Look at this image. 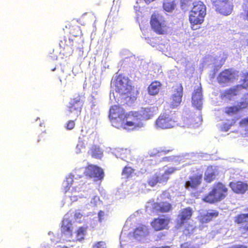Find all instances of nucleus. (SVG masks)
Here are the masks:
<instances>
[{
	"instance_id": "f257e3e1",
	"label": "nucleus",
	"mask_w": 248,
	"mask_h": 248,
	"mask_svg": "<svg viewBox=\"0 0 248 248\" xmlns=\"http://www.w3.org/2000/svg\"><path fill=\"white\" fill-rule=\"evenodd\" d=\"M114 90L123 96L127 102L135 101L139 94V91L134 86L128 77L118 75L114 82Z\"/></svg>"
},
{
	"instance_id": "f03ea898",
	"label": "nucleus",
	"mask_w": 248,
	"mask_h": 248,
	"mask_svg": "<svg viewBox=\"0 0 248 248\" xmlns=\"http://www.w3.org/2000/svg\"><path fill=\"white\" fill-rule=\"evenodd\" d=\"M228 188L221 182L214 184L211 190L202 198L203 201L210 204H214L223 200L228 195Z\"/></svg>"
},
{
	"instance_id": "7ed1b4c3",
	"label": "nucleus",
	"mask_w": 248,
	"mask_h": 248,
	"mask_svg": "<svg viewBox=\"0 0 248 248\" xmlns=\"http://www.w3.org/2000/svg\"><path fill=\"white\" fill-rule=\"evenodd\" d=\"M206 15V7L202 2L199 1L193 3V7L188 15V20L193 30L197 29L196 26L203 23Z\"/></svg>"
},
{
	"instance_id": "20e7f679",
	"label": "nucleus",
	"mask_w": 248,
	"mask_h": 248,
	"mask_svg": "<svg viewBox=\"0 0 248 248\" xmlns=\"http://www.w3.org/2000/svg\"><path fill=\"white\" fill-rule=\"evenodd\" d=\"M126 112L119 105H113L109 110V118L112 125L117 128L121 129L123 126Z\"/></svg>"
},
{
	"instance_id": "39448f33",
	"label": "nucleus",
	"mask_w": 248,
	"mask_h": 248,
	"mask_svg": "<svg viewBox=\"0 0 248 248\" xmlns=\"http://www.w3.org/2000/svg\"><path fill=\"white\" fill-rule=\"evenodd\" d=\"M121 128L129 130L138 129L143 126L141 118L138 111H129L126 114Z\"/></svg>"
},
{
	"instance_id": "423d86ee",
	"label": "nucleus",
	"mask_w": 248,
	"mask_h": 248,
	"mask_svg": "<svg viewBox=\"0 0 248 248\" xmlns=\"http://www.w3.org/2000/svg\"><path fill=\"white\" fill-rule=\"evenodd\" d=\"M150 25L152 29L158 35L167 34L170 30L168 22L160 18L158 14L154 13L151 17Z\"/></svg>"
},
{
	"instance_id": "0eeeda50",
	"label": "nucleus",
	"mask_w": 248,
	"mask_h": 248,
	"mask_svg": "<svg viewBox=\"0 0 248 248\" xmlns=\"http://www.w3.org/2000/svg\"><path fill=\"white\" fill-rule=\"evenodd\" d=\"M176 169L173 167L169 168L162 174L156 173L150 177L147 181L148 184L154 187L157 184H166L170 178V175L173 173Z\"/></svg>"
},
{
	"instance_id": "6e6552de",
	"label": "nucleus",
	"mask_w": 248,
	"mask_h": 248,
	"mask_svg": "<svg viewBox=\"0 0 248 248\" xmlns=\"http://www.w3.org/2000/svg\"><path fill=\"white\" fill-rule=\"evenodd\" d=\"M83 105L81 96L78 94L70 99L67 106V111L70 114L77 117L80 115Z\"/></svg>"
},
{
	"instance_id": "1a4fd4ad",
	"label": "nucleus",
	"mask_w": 248,
	"mask_h": 248,
	"mask_svg": "<svg viewBox=\"0 0 248 248\" xmlns=\"http://www.w3.org/2000/svg\"><path fill=\"white\" fill-rule=\"evenodd\" d=\"M213 4L217 11L225 16L230 15L233 9L232 0H217L213 1Z\"/></svg>"
},
{
	"instance_id": "9d476101",
	"label": "nucleus",
	"mask_w": 248,
	"mask_h": 248,
	"mask_svg": "<svg viewBox=\"0 0 248 248\" xmlns=\"http://www.w3.org/2000/svg\"><path fill=\"white\" fill-rule=\"evenodd\" d=\"M175 121L171 116L166 112L161 113L155 121V125L158 128L168 129L174 126Z\"/></svg>"
},
{
	"instance_id": "9b49d317",
	"label": "nucleus",
	"mask_w": 248,
	"mask_h": 248,
	"mask_svg": "<svg viewBox=\"0 0 248 248\" xmlns=\"http://www.w3.org/2000/svg\"><path fill=\"white\" fill-rule=\"evenodd\" d=\"M84 173L86 176L94 178L96 180H101L104 176L103 169L96 165L92 164L88 165L86 167Z\"/></svg>"
},
{
	"instance_id": "f8f14e48",
	"label": "nucleus",
	"mask_w": 248,
	"mask_h": 248,
	"mask_svg": "<svg viewBox=\"0 0 248 248\" xmlns=\"http://www.w3.org/2000/svg\"><path fill=\"white\" fill-rule=\"evenodd\" d=\"M235 78V72L232 68L226 69L221 71L217 77V82L223 86L233 81Z\"/></svg>"
},
{
	"instance_id": "ddd939ff",
	"label": "nucleus",
	"mask_w": 248,
	"mask_h": 248,
	"mask_svg": "<svg viewBox=\"0 0 248 248\" xmlns=\"http://www.w3.org/2000/svg\"><path fill=\"white\" fill-rule=\"evenodd\" d=\"M174 93L170 98V106L174 108L178 107L182 101L183 88L181 84H178L173 87Z\"/></svg>"
},
{
	"instance_id": "4468645a",
	"label": "nucleus",
	"mask_w": 248,
	"mask_h": 248,
	"mask_svg": "<svg viewBox=\"0 0 248 248\" xmlns=\"http://www.w3.org/2000/svg\"><path fill=\"white\" fill-rule=\"evenodd\" d=\"M202 175L201 173H197L190 176L188 180L185 183V186L187 189H197L202 184Z\"/></svg>"
},
{
	"instance_id": "2eb2a0df",
	"label": "nucleus",
	"mask_w": 248,
	"mask_h": 248,
	"mask_svg": "<svg viewBox=\"0 0 248 248\" xmlns=\"http://www.w3.org/2000/svg\"><path fill=\"white\" fill-rule=\"evenodd\" d=\"M202 88L201 84L197 85L194 88L192 96V105L197 108L200 109L202 105Z\"/></svg>"
},
{
	"instance_id": "dca6fc26",
	"label": "nucleus",
	"mask_w": 248,
	"mask_h": 248,
	"mask_svg": "<svg viewBox=\"0 0 248 248\" xmlns=\"http://www.w3.org/2000/svg\"><path fill=\"white\" fill-rule=\"evenodd\" d=\"M193 214L191 207H187L181 209L177 216V223L180 226L184 225L190 219Z\"/></svg>"
},
{
	"instance_id": "f3484780",
	"label": "nucleus",
	"mask_w": 248,
	"mask_h": 248,
	"mask_svg": "<svg viewBox=\"0 0 248 248\" xmlns=\"http://www.w3.org/2000/svg\"><path fill=\"white\" fill-rule=\"evenodd\" d=\"M229 186L232 191L236 194H243L248 189V184L241 181L231 182Z\"/></svg>"
},
{
	"instance_id": "a211bd4d",
	"label": "nucleus",
	"mask_w": 248,
	"mask_h": 248,
	"mask_svg": "<svg viewBox=\"0 0 248 248\" xmlns=\"http://www.w3.org/2000/svg\"><path fill=\"white\" fill-rule=\"evenodd\" d=\"M170 221L168 217L155 218L151 222V225L155 231H159L167 229Z\"/></svg>"
},
{
	"instance_id": "6ab92c4d",
	"label": "nucleus",
	"mask_w": 248,
	"mask_h": 248,
	"mask_svg": "<svg viewBox=\"0 0 248 248\" xmlns=\"http://www.w3.org/2000/svg\"><path fill=\"white\" fill-rule=\"evenodd\" d=\"M235 224L241 225L239 229L244 232H248V213L239 214L234 217Z\"/></svg>"
},
{
	"instance_id": "aec40b11",
	"label": "nucleus",
	"mask_w": 248,
	"mask_h": 248,
	"mask_svg": "<svg viewBox=\"0 0 248 248\" xmlns=\"http://www.w3.org/2000/svg\"><path fill=\"white\" fill-rule=\"evenodd\" d=\"M157 108L155 107L142 108L139 112L141 118L149 119L157 113Z\"/></svg>"
},
{
	"instance_id": "412c9836",
	"label": "nucleus",
	"mask_w": 248,
	"mask_h": 248,
	"mask_svg": "<svg viewBox=\"0 0 248 248\" xmlns=\"http://www.w3.org/2000/svg\"><path fill=\"white\" fill-rule=\"evenodd\" d=\"M217 170L213 166H208L205 171L204 179L207 183H211L217 179Z\"/></svg>"
},
{
	"instance_id": "4be33fe9",
	"label": "nucleus",
	"mask_w": 248,
	"mask_h": 248,
	"mask_svg": "<svg viewBox=\"0 0 248 248\" xmlns=\"http://www.w3.org/2000/svg\"><path fill=\"white\" fill-rule=\"evenodd\" d=\"M218 215V211L217 210H212L211 212H207L206 214L200 215L199 220L202 223H207L217 217Z\"/></svg>"
},
{
	"instance_id": "5701e85b",
	"label": "nucleus",
	"mask_w": 248,
	"mask_h": 248,
	"mask_svg": "<svg viewBox=\"0 0 248 248\" xmlns=\"http://www.w3.org/2000/svg\"><path fill=\"white\" fill-rule=\"evenodd\" d=\"M113 154L117 158L125 159L131 156V150L128 148H116L113 151Z\"/></svg>"
},
{
	"instance_id": "b1692460",
	"label": "nucleus",
	"mask_w": 248,
	"mask_h": 248,
	"mask_svg": "<svg viewBox=\"0 0 248 248\" xmlns=\"http://www.w3.org/2000/svg\"><path fill=\"white\" fill-rule=\"evenodd\" d=\"M161 86V83L158 80H155L152 82L147 88L148 93L152 96L158 94Z\"/></svg>"
},
{
	"instance_id": "393cba45",
	"label": "nucleus",
	"mask_w": 248,
	"mask_h": 248,
	"mask_svg": "<svg viewBox=\"0 0 248 248\" xmlns=\"http://www.w3.org/2000/svg\"><path fill=\"white\" fill-rule=\"evenodd\" d=\"M242 88L239 84L225 90L222 93L221 96L225 97L235 96L238 94Z\"/></svg>"
},
{
	"instance_id": "a878e982",
	"label": "nucleus",
	"mask_w": 248,
	"mask_h": 248,
	"mask_svg": "<svg viewBox=\"0 0 248 248\" xmlns=\"http://www.w3.org/2000/svg\"><path fill=\"white\" fill-rule=\"evenodd\" d=\"M89 153L92 157L100 159L103 156V152L98 145L93 144L90 148Z\"/></svg>"
},
{
	"instance_id": "bb28decb",
	"label": "nucleus",
	"mask_w": 248,
	"mask_h": 248,
	"mask_svg": "<svg viewBox=\"0 0 248 248\" xmlns=\"http://www.w3.org/2000/svg\"><path fill=\"white\" fill-rule=\"evenodd\" d=\"M72 223L67 219L63 220L61 227L62 232L69 235H72Z\"/></svg>"
},
{
	"instance_id": "cd10ccee",
	"label": "nucleus",
	"mask_w": 248,
	"mask_h": 248,
	"mask_svg": "<svg viewBox=\"0 0 248 248\" xmlns=\"http://www.w3.org/2000/svg\"><path fill=\"white\" fill-rule=\"evenodd\" d=\"M157 210L161 213L169 212L172 209L171 204L168 202L157 203L155 206Z\"/></svg>"
},
{
	"instance_id": "c85d7f7f",
	"label": "nucleus",
	"mask_w": 248,
	"mask_h": 248,
	"mask_svg": "<svg viewBox=\"0 0 248 248\" xmlns=\"http://www.w3.org/2000/svg\"><path fill=\"white\" fill-rule=\"evenodd\" d=\"M65 27L68 28L69 29V33L73 36H78L81 33L80 27L77 25H74L72 24V23H68L65 26Z\"/></svg>"
},
{
	"instance_id": "c756f323",
	"label": "nucleus",
	"mask_w": 248,
	"mask_h": 248,
	"mask_svg": "<svg viewBox=\"0 0 248 248\" xmlns=\"http://www.w3.org/2000/svg\"><path fill=\"white\" fill-rule=\"evenodd\" d=\"M176 5L175 0H164L163 7L168 12H172L175 9Z\"/></svg>"
},
{
	"instance_id": "7c9ffc66",
	"label": "nucleus",
	"mask_w": 248,
	"mask_h": 248,
	"mask_svg": "<svg viewBox=\"0 0 248 248\" xmlns=\"http://www.w3.org/2000/svg\"><path fill=\"white\" fill-rule=\"evenodd\" d=\"M236 106L239 111L248 107V93L245 94L242 97L241 101L237 103Z\"/></svg>"
},
{
	"instance_id": "2f4dec72",
	"label": "nucleus",
	"mask_w": 248,
	"mask_h": 248,
	"mask_svg": "<svg viewBox=\"0 0 248 248\" xmlns=\"http://www.w3.org/2000/svg\"><path fill=\"white\" fill-rule=\"evenodd\" d=\"M240 87L242 89H247L248 88V72L243 73L241 76L240 80Z\"/></svg>"
},
{
	"instance_id": "473e14b6",
	"label": "nucleus",
	"mask_w": 248,
	"mask_h": 248,
	"mask_svg": "<svg viewBox=\"0 0 248 248\" xmlns=\"http://www.w3.org/2000/svg\"><path fill=\"white\" fill-rule=\"evenodd\" d=\"M239 112L236 105L227 107L225 108L224 112L229 116H232Z\"/></svg>"
},
{
	"instance_id": "72a5a7b5",
	"label": "nucleus",
	"mask_w": 248,
	"mask_h": 248,
	"mask_svg": "<svg viewBox=\"0 0 248 248\" xmlns=\"http://www.w3.org/2000/svg\"><path fill=\"white\" fill-rule=\"evenodd\" d=\"M134 170L130 167H124L123 170L122 174L128 178L132 176Z\"/></svg>"
},
{
	"instance_id": "f704fd0d",
	"label": "nucleus",
	"mask_w": 248,
	"mask_h": 248,
	"mask_svg": "<svg viewBox=\"0 0 248 248\" xmlns=\"http://www.w3.org/2000/svg\"><path fill=\"white\" fill-rule=\"evenodd\" d=\"M60 46L61 47L65 48L67 46H73V40L69 38L68 42L65 38H63L60 41Z\"/></svg>"
},
{
	"instance_id": "c9c22d12",
	"label": "nucleus",
	"mask_w": 248,
	"mask_h": 248,
	"mask_svg": "<svg viewBox=\"0 0 248 248\" xmlns=\"http://www.w3.org/2000/svg\"><path fill=\"white\" fill-rule=\"evenodd\" d=\"M85 234V229L83 227L79 228L77 231V239L80 241L83 239Z\"/></svg>"
},
{
	"instance_id": "e433bc0d",
	"label": "nucleus",
	"mask_w": 248,
	"mask_h": 248,
	"mask_svg": "<svg viewBox=\"0 0 248 248\" xmlns=\"http://www.w3.org/2000/svg\"><path fill=\"white\" fill-rule=\"evenodd\" d=\"M92 248H106V243L104 241H99L95 243Z\"/></svg>"
},
{
	"instance_id": "4c0bfd02",
	"label": "nucleus",
	"mask_w": 248,
	"mask_h": 248,
	"mask_svg": "<svg viewBox=\"0 0 248 248\" xmlns=\"http://www.w3.org/2000/svg\"><path fill=\"white\" fill-rule=\"evenodd\" d=\"M75 123L74 121L69 120L67 122L66 124V128L67 130H72L75 126Z\"/></svg>"
},
{
	"instance_id": "58836bf2",
	"label": "nucleus",
	"mask_w": 248,
	"mask_h": 248,
	"mask_svg": "<svg viewBox=\"0 0 248 248\" xmlns=\"http://www.w3.org/2000/svg\"><path fill=\"white\" fill-rule=\"evenodd\" d=\"M166 236V234L164 232H160L158 233L156 236V238L155 239V241H161L163 239V237Z\"/></svg>"
},
{
	"instance_id": "ea45409f",
	"label": "nucleus",
	"mask_w": 248,
	"mask_h": 248,
	"mask_svg": "<svg viewBox=\"0 0 248 248\" xmlns=\"http://www.w3.org/2000/svg\"><path fill=\"white\" fill-rule=\"evenodd\" d=\"M228 248H248V247L242 244H237L233 245Z\"/></svg>"
},
{
	"instance_id": "a19ab883",
	"label": "nucleus",
	"mask_w": 248,
	"mask_h": 248,
	"mask_svg": "<svg viewBox=\"0 0 248 248\" xmlns=\"http://www.w3.org/2000/svg\"><path fill=\"white\" fill-rule=\"evenodd\" d=\"M180 248H192L190 244L187 242L184 243L181 245Z\"/></svg>"
},
{
	"instance_id": "79ce46f5",
	"label": "nucleus",
	"mask_w": 248,
	"mask_h": 248,
	"mask_svg": "<svg viewBox=\"0 0 248 248\" xmlns=\"http://www.w3.org/2000/svg\"><path fill=\"white\" fill-rule=\"evenodd\" d=\"M104 216V212L102 211H100L98 213V218H99V220L100 221H101L102 219V217H103Z\"/></svg>"
},
{
	"instance_id": "37998d69",
	"label": "nucleus",
	"mask_w": 248,
	"mask_h": 248,
	"mask_svg": "<svg viewBox=\"0 0 248 248\" xmlns=\"http://www.w3.org/2000/svg\"><path fill=\"white\" fill-rule=\"evenodd\" d=\"M240 124H248V117L246 118L243 119L240 122Z\"/></svg>"
},
{
	"instance_id": "c03bdc74",
	"label": "nucleus",
	"mask_w": 248,
	"mask_h": 248,
	"mask_svg": "<svg viewBox=\"0 0 248 248\" xmlns=\"http://www.w3.org/2000/svg\"><path fill=\"white\" fill-rule=\"evenodd\" d=\"M161 248H172L171 246H161Z\"/></svg>"
},
{
	"instance_id": "a18cd8bd",
	"label": "nucleus",
	"mask_w": 248,
	"mask_h": 248,
	"mask_svg": "<svg viewBox=\"0 0 248 248\" xmlns=\"http://www.w3.org/2000/svg\"><path fill=\"white\" fill-rule=\"evenodd\" d=\"M70 186H65V188H66L65 191H66L67 190H68L69 189Z\"/></svg>"
},
{
	"instance_id": "49530a36",
	"label": "nucleus",
	"mask_w": 248,
	"mask_h": 248,
	"mask_svg": "<svg viewBox=\"0 0 248 248\" xmlns=\"http://www.w3.org/2000/svg\"><path fill=\"white\" fill-rule=\"evenodd\" d=\"M146 2H150L154 1V0H144Z\"/></svg>"
},
{
	"instance_id": "de8ad7c7",
	"label": "nucleus",
	"mask_w": 248,
	"mask_h": 248,
	"mask_svg": "<svg viewBox=\"0 0 248 248\" xmlns=\"http://www.w3.org/2000/svg\"><path fill=\"white\" fill-rule=\"evenodd\" d=\"M163 159L165 160H168V158L167 157L163 158Z\"/></svg>"
},
{
	"instance_id": "09e8293b",
	"label": "nucleus",
	"mask_w": 248,
	"mask_h": 248,
	"mask_svg": "<svg viewBox=\"0 0 248 248\" xmlns=\"http://www.w3.org/2000/svg\"><path fill=\"white\" fill-rule=\"evenodd\" d=\"M161 248V247H154V248Z\"/></svg>"
}]
</instances>
